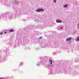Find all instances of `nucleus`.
Masks as SVG:
<instances>
[{
    "label": "nucleus",
    "mask_w": 79,
    "mask_h": 79,
    "mask_svg": "<svg viewBox=\"0 0 79 79\" xmlns=\"http://www.w3.org/2000/svg\"><path fill=\"white\" fill-rule=\"evenodd\" d=\"M44 11V9H38L36 10V12H40V11Z\"/></svg>",
    "instance_id": "obj_1"
},
{
    "label": "nucleus",
    "mask_w": 79,
    "mask_h": 79,
    "mask_svg": "<svg viewBox=\"0 0 79 79\" xmlns=\"http://www.w3.org/2000/svg\"><path fill=\"white\" fill-rule=\"evenodd\" d=\"M71 40V38H67L66 39V40L67 41H69V40Z\"/></svg>",
    "instance_id": "obj_2"
},
{
    "label": "nucleus",
    "mask_w": 79,
    "mask_h": 79,
    "mask_svg": "<svg viewBox=\"0 0 79 79\" xmlns=\"http://www.w3.org/2000/svg\"><path fill=\"white\" fill-rule=\"evenodd\" d=\"M9 32H14V30H10Z\"/></svg>",
    "instance_id": "obj_3"
},
{
    "label": "nucleus",
    "mask_w": 79,
    "mask_h": 79,
    "mask_svg": "<svg viewBox=\"0 0 79 79\" xmlns=\"http://www.w3.org/2000/svg\"><path fill=\"white\" fill-rule=\"evenodd\" d=\"M49 61H50V64H51L53 62H52V60H50Z\"/></svg>",
    "instance_id": "obj_4"
},
{
    "label": "nucleus",
    "mask_w": 79,
    "mask_h": 79,
    "mask_svg": "<svg viewBox=\"0 0 79 79\" xmlns=\"http://www.w3.org/2000/svg\"><path fill=\"white\" fill-rule=\"evenodd\" d=\"M57 23H61V20H57Z\"/></svg>",
    "instance_id": "obj_5"
},
{
    "label": "nucleus",
    "mask_w": 79,
    "mask_h": 79,
    "mask_svg": "<svg viewBox=\"0 0 79 79\" xmlns=\"http://www.w3.org/2000/svg\"><path fill=\"white\" fill-rule=\"evenodd\" d=\"M64 7V8H67V7H68V6L67 5H65Z\"/></svg>",
    "instance_id": "obj_6"
},
{
    "label": "nucleus",
    "mask_w": 79,
    "mask_h": 79,
    "mask_svg": "<svg viewBox=\"0 0 79 79\" xmlns=\"http://www.w3.org/2000/svg\"><path fill=\"white\" fill-rule=\"evenodd\" d=\"M2 34H3V33L2 32H1L0 33V35H2Z\"/></svg>",
    "instance_id": "obj_7"
},
{
    "label": "nucleus",
    "mask_w": 79,
    "mask_h": 79,
    "mask_svg": "<svg viewBox=\"0 0 79 79\" xmlns=\"http://www.w3.org/2000/svg\"><path fill=\"white\" fill-rule=\"evenodd\" d=\"M79 41V38H78L77 39V41Z\"/></svg>",
    "instance_id": "obj_8"
},
{
    "label": "nucleus",
    "mask_w": 79,
    "mask_h": 79,
    "mask_svg": "<svg viewBox=\"0 0 79 79\" xmlns=\"http://www.w3.org/2000/svg\"><path fill=\"white\" fill-rule=\"evenodd\" d=\"M54 3H55V2H56V1L54 0Z\"/></svg>",
    "instance_id": "obj_9"
},
{
    "label": "nucleus",
    "mask_w": 79,
    "mask_h": 79,
    "mask_svg": "<svg viewBox=\"0 0 79 79\" xmlns=\"http://www.w3.org/2000/svg\"><path fill=\"white\" fill-rule=\"evenodd\" d=\"M41 37H40L39 38V39H41Z\"/></svg>",
    "instance_id": "obj_10"
},
{
    "label": "nucleus",
    "mask_w": 79,
    "mask_h": 79,
    "mask_svg": "<svg viewBox=\"0 0 79 79\" xmlns=\"http://www.w3.org/2000/svg\"><path fill=\"white\" fill-rule=\"evenodd\" d=\"M4 33H5V34H6V32H5Z\"/></svg>",
    "instance_id": "obj_11"
},
{
    "label": "nucleus",
    "mask_w": 79,
    "mask_h": 79,
    "mask_svg": "<svg viewBox=\"0 0 79 79\" xmlns=\"http://www.w3.org/2000/svg\"><path fill=\"white\" fill-rule=\"evenodd\" d=\"M60 29H62V27H60Z\"/></svg>",
    "instance_id": "obj_12"
}]
</instances>
